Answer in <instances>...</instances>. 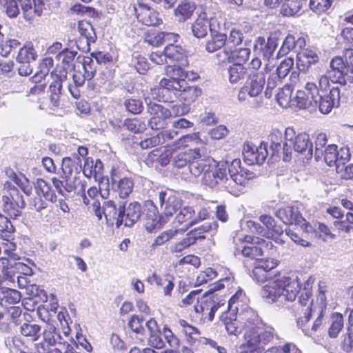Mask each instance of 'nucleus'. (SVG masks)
<instances>
[{"mask_svg":"<svg viewBox=\"0 0 353 353\" xmlns=\"http://www.w3.org/2000/svg\"><path fill=\"white\" fill-rule=\"evenodd\" d=\"M179 232L178 229H169L161 232L154 240L151 245L152 249L163 245L165 243L173 239Z\"/></svg>","mask_w":353,"mask_h":353,"instance_id":"nucleus-53","label":"nucleus"},{"mask_svg":"<svg viewBox=\"0 0 353 353\" xmlns=\"http://www.w3.org/2000/svg\"><path fill=\"white\" fill-rule=\"evenodd\" d=\"M141 213V204L137 202L130 203L125 209L123 222L125 226H132L140 217Z\"/></svg>","mask_w":353,"mask_h":353,"instance_id":"nucleus-34","label":"nucleus"},{"mask_svg":"<svg viewBox=\"0 0 353 353\" xmlns=\"http://www.w3.org/2000/svg\"><path fill=\"white\" fill-rule=\"evenodd\" d=\"M276 216L285 224L305 225L306 221L300 214L298 209L292 206L280 208Z\"/></svg>","mask_w":353,"mask_h":353,"instance_id":"nucleus-25","label":"nucleus"},{"mask_svg":"<svg viewBox=\"0 0 353 353\" xmlns=\"http://www.w3.org/2000/svg\"><path fill=\"white\" fill-rule=\"evenodd\" d=\"M236 314L221 310L219 319L224 323L225 330L229 334L238 336L242 331V327L236 319Z\"/></svg>","mask_w":353,"mask_h":353,"instance_id":"nucleus-29","label":"nucleus"},{"mask_svg":"<svg viewBox=\"0 0 353 353\" xmlns=\"http://www.w3.org/2000/svg\"><path fill=\"white\" fill-rule=\"evenodd\" d=\"M208 26L207 13L202 12L192 25L193 35L197 38H203L208 34Z\"/></svg>","mask_w":353,"mask_h":353,"instance_id":"nucleus-33","label":"nucleus"},{"mask_svg":"<svg viewBox=\"0 0 353 353\" xmlns=\"http://www.w3.org/2000/svg\"><path fill=\"white\" fill-rule=\"evenodd\" d=\"M199 155V150H188L185 152H181L174 157L173 160V165L176 168H183L188 163L189 165L192 163V158Z\"/></svg>","mask_w":353,"mask_h":353,"instance_id":"nucleus-39","label":"nucleus"},{"mask_svg":"<svg viewBox=\"0 0 353 353\" xmlns=\"http://www.w3.org/2000/svg\"><path fill=\"white\" fill-rule=\"evenodd\" d=\"M265 84V77L262 73H253L249 75L245 84L239 91L237 99L241 103H250L249 98H256L252 106L260 107L262 104L261 94Z\"/></svg>","mask_w":353,"mask_h":353,"instance_id":"nucleus-4","label":"nucleus"},{"mask_svg":"<svg viewBox=\"0 0 353 353\" xmlns=\"http://www.w3.org/2000/svg\"><path fill=\"white\" fill-rule=\"evenodd\" d=\"M299 44L300 46L305 44L303 39L299 38L296 41L295 37L292 34H288L283 41L282 46L280 48L277 57H283L288 54L291 50H292L296 45Z\"/></svg>","mask_w":353,"mask_h":353,"instance_id":"nucleus-42","label":"nucleus"},{"mask_svg":"<svg viewBox=\"0 0 353 353\" xmlns=\"http://www.w3.org/2000/svg\"><path fill=\"white\" fill-rule=\"evenodd\" d=\"M319 57L316 51L305 49L297 54V67L300 70H307L308 68L317 63Z\"/></svg>","mask_w":353,"mask_h":353,"instance_id":"nucleus-31","label":"nucleus"},{"mask_svg":"<svg viewBox=\"0 0 353 353\" xmlns=\"http://www.w3.org/2000/svg\"><path fill=\"white\" fill-rule=\"evenodd\" d=\"M68 179H65V181H63L59 180V179L56 177H53L52 179V182L53 184L54 188L57 190V192L63 197H66L68 194L71 192L74 187L72 185H70L67 183Z\"/></svg>","mask_w":353,"mask_h":353,"instance_id":"nucleus-56","label":"nucleus"},{"mask_svg":"<svg viewBox=\"0 0 353 353\" xmlns=\"http://www.w3.org/2000/svg\"><path fill=\"white\" fill-rule=\"evenodd\" d=\"M218 224L213 221L212 223H205L199 228L191 230L186 234V236L182 240L187 248L194 244L198 239H204L203 234L210 231H216Z\"/></svg>","mask_w":353,"mask_h":353,"instance_id":"nucleus-27","label":"nucleus"},{"mask_svg":"<svg viewBox=\"0 0 353 353\" xmlns=\"http://www.w3.org/2000/svg\"><path fill=\"white\" fill-rule=\"evenodd\" d=\"M92 177L97 185L90 187V198L100 194L101 201H103L108 194L109 183L108 179L103 176V165L99 159H97L94 165H92L90 169V180Z\"/></svg>","mask_w":353,"mask_h":353,"instance_id":"nucleus-11","label":"nucleus"},{"mask_svg":"<svg viewBox=\"0 0 353 353\" xmlns=\"http://www.w3.org/2000/svg\"><path fill=\"white\" fill-rule=\"evenodd\" d=\"M5 192L2 196V207L3 211L11 219H16L20 216L21 209L25 206L23 196L19 190L10 183L4 185Z\"/></svg>","mask_w":353,"mask_h":353,"instance_id":"nucleus-9","label":"nucleus"},{"mask_svg":"<svg viewBox=\"0 0 353 353\" xmlns=\"http://www.w3.org/2000/svg\"><path fill=\"white\" fill-rule=\"evenodd\" d=\"M302 154L307 159L313 155L312 143L308 134L305 132L296 134L294 129L288 127L285 130V141L283 143V161L291 159L292 151Z\"/></svg>","mask_w":353,"mask_h":353,"instance_id":"nucleus-2","label":"nucleus"},{"mask_svg":"<svg viewBox=\"0 0 353 353\" xmlns=\"http://www.w3.org/2000/svg\"><path fill=\"white\" fill-rule=\"evenodd\" d=\"M224 306L223 303H217L214 296H207L199 299V303H195L193 306L196 314H201V318H208L210 321L214 319L215 312Z\"/></svg>","mask_w":353,"mask_h":353,"instance_id":"nucleus-17","label":"nucleus"},{"mask_svg":"<svg viewBox=\"0 0 353 353\" xmlns=\"http://www.w3.org/2000/svg\"><path fill=\"white\" fill-rule=\"evenodd\" d=\"M299 304L303 307L302 311L304 313V316L301 321L302 323H307L312 316V301L310 299L309 293L306 292L305 295L301 294L299 299Z\"/></svg>","mask_w":353,"mask_h":353,"instance_id":"nucleus-55","label":"nucleus"},{"mask_svg":"<svg viewBox=\"0 0 353 353\" xmlns=\"http://www.w3.org/2000/svg\"><path fill=\"white\" fill-rule=\"evenodd\" d=\"M179 325L185 334L187 341L190 344H194L196 341H200V332L199 330L188 324L185 320L179 321Z\"/></svg>","mask_w":353,"mask_h":353,"instance_id":"nucleus-38","label":"nucleus"},{"mask_svg":"<svg viewBox=\"0 0 353 353\" xmlns=\"http://www.w3.org/2000/svg\"><path fill=\"white\" fill-rule=\"evenodd\" d=\"M333 0H310V8L317 12L322 13L327 11L332 6Z\"/></svg>","mask_w":353,"mask_h":353,"instance_id":"nucleus-63","label":"nucleus"},{"mask_svg":"<svg viewBox=\"0 0 353 353\" xmlns=\"http://www.w3.org/2000/svg\"><path fill=\"white\" fill-rule=\"evenodd\" d=\"M349 161H344L337 165L336 171L340 177L345 180L353 179V163L345 165Z\"/></svg>","mask_w":353,"mask_h":353,"instance_id":"nucleus-59","label":"nucleus"},{"mask_svg":"<svg viewBox=\"0 0 353 353\" xmlns=\"http://www.w3.org/2000/svg\"><path fill=\"white\" fill-rule=\"evenodd\" d=\"M182 67L179 65H166L165 73L168 77L167 79L176 81H186V79L194 81L199 78L197 73L192 71H185Z\"/></svg>","mask_w":353,"mask_h":353,"instance_id":"nucleus-26","label":"nucleus"},{"mask_svg":"<svg viewBox=\"0 0 353 353\" xmlns=\"http://www.w3.org/2000/svg\"><path fill=\"white\" fill-rule=\"evenodd\" d=\"M111 179L113 188H116L121 198L127 197L132 192L134 183L131 179L120 178L119 173L113 170Z\"/></svg>","mask_w":353,"mask_h":353,"instance_id":"nucleus-28","label":"nucleus"},{"mask_svg":"<svg viewBox=\"0 0 353 353\" xmlns=\"http://www.w3.org/2000/svg\"><path fill=\"white\" fill-rule=\"evenodd\" d=\"M37 57L33 45L31 43L26 44L21 48L17 57V62H31L34 61Z\"/></svg>","mask_w":353,"mask_h":353,"instance_id":"nucleus-49","label":"nucleus"},{"mask_svg":"<svg viewBox=\"0 0 353 353\" xmlns=\"http://www.w3.org/2000/svg\"><path fill=\"white\" fill-rule=\"evenodd\" d=\"M53 64V60L51 58H45L39 65V70L32 77V81L36 83H41L43 79L48 74L50 68Z\"/></svg>","mask_w":353,"mask_h":353,"instance_id":"nucleus-47","label":"nucleus"},{"mask_svg":"<svg viewBox=\"0 0 353 353\" xmlns=\"http://www.w3.org/2000/svg\"><path fill=\"white\" fill-rule=\"evenodd\" d=\"M195 10V5L191 2H183L174 10V15L180 21H185L190 19Z\"/></svg>","mask_w":353,"mask_h":353,"instance_id":"nucleus-40","label":"nucleus"},{"mask_svg":"<svg viewBox=\"0 0 353 353\" xmlns=\"http://www.w3.org/2000/svg\"><path fill=\"white\" fill-rule=\"evenodd\" d=\"M0 4L10 18L16 17L19 13V5L26 20L32 19V3L30 0H0Z\"/></svg>","mask_w":353,"mask_h":353,"instance_id":"nucleus-16","label":"nucleus"},{"mask_svg":"<svg viewBox=\"0 0 353 353\" xmlns=\"http://www.w3.org/2000/svg\"><path fill=\"white\" fill-rule=\"evenodd\" d=\"M281 37L282 34L279 31L271 32L267 41L264 37H259L254 41V50L264 59L269 60L272 57Z\"/></svg>","mask_w":353,"mask_h":353,"instance_id":"nucleus-13","label":"nucleus"},{"mask_svg":"<svg viewBox=\"0 0 353 353\" xmlns=\"http://www.w3.org/2000/svg\"><path fill=\"white\" fill-rule=\"evenodd\" d=\"M306 1V0H284L282 7L283 14L286 16L296 14Z\"/></svg>","mask_w":353,"mask_h":353,"instance_id":"nucleus-50","label":"nucleus"},{"mask_svg":"<svg viewBox=\"0 0 353 353\" xmlns=\"http://www.w3.org/2000/svg\"><path fill=\"white\" fill-rule=\"evenodd\" d=\"M62 345L60 343L59 347H55L41 341L34 344V353H64Z\"/></svg>","mask_w":353,"mask_h":353,"instance_id":"nucleus-54","label":"nucleus"},{"mask_svg":"<svg viewBox=\"0 0 353 353\" xmlns=\"http://www.w3.org/2000/svg\"><path fill=\"white\" fill-rule=\"evenodd\" d=\"M58 339H60V336L54 326L50 325L43 330L42 341L56 347Z\"/></svg>","mask_w":353,"mask_h":353,"instance_id":"nucleus-58","label":"nucleus"},{"mask_svg":"<svg viewBox=\"0 0 353 353\" xmlns=\"http://www.w3.org/2000/svg\"><path fill=\"white\" fill-rule=\"evenodd\" d=\"M293 65L294 60L292 58H286L282 61L276 68V76L278 77V79H281L285 78L290 72Z\"/></svg>","mask_w":353,"mask_h":353,"instance_id":"nucleus-60","label":"nucleus"},{"mask_svg":"<svg viewBox=\"0 0 353 353\" xmlns=\"http://www.w3.org/2000/svg\"><path fill=\"white\" fill-rule=\"evenodd\" d=\"M216 276L217 272L212 268H208L199 272L196 276V283L202 285L214 279Z\"/></svg>","mask_w":353,"mask_h":353,"instance_id":"nucleus-62","label":"nucleus"},{"mask_svg":"<svg viewBox=\"0 0 353 353\" xmlns=\"http://www.w3.org/2000/svg\"><path fill=\"white\" fill-rule=\"evenodd\" d=\"M132 8L137 19L143 24L150 26L159 23V14L146 4L139 3L137 5H133Z\"/></svg>","mask_w":353,"mask_h":353,"instance_id":"nucleus-22","label":"nucleus"},{"mask_svg":"<svg viewBox=\"0 0 353 353\" xmlns=\"http://www.w3.org/2000/svg\"><path fill=\"white\" fill-rule=\"evenodd\" d=\"M320 98L317 85L314 83L307 82L303 89L297 90L293 105L313 112L316 110Z\"/></svg>","mask_w":353,"mask_h":353,"instance_id":"nucleus-10","label":"nucleus"},{"mask_svg":"<svg viewBox=\"0 0 353 353\" xmlns=\"http://www.w3.org/2000/svg\"><path fill=\"white\" fill-rule=\"evenodd\" d=\"M131 64L140 74H144L149 68L145 58L140 55H133Z\"/></svg>","mask_w":353,"mask_h":353,"instance_id":"nucleus-64","label":"nucleus"},{"mask_svg":"<svg viewBox=\"0 0 353 353\" xmlns=\"http://www.w3.org/2000/svg\"><path fill=\"white\" fill-rule=\"evenodd\" d=\"M161 84L174 95L179 96L186 105L194 103L201 94V90L197 86L189 85L187 81H176L163 78Z\"/></svg>","mask_w":353,"mask_h":353,"instance_id":"nucleus-8","label":"nucleus"},{"mask_svg":"<svg viewBox=\"0 0 353 353\" xmlns=\"http://www.w3.org/2000/svg\"><path fill=\"white\" fill-rule=\"evenodd\" d=\"M261 343H263V341L260 339L259 332L251 331L245 334V343L243 344L242 347L260 350V345Z\"/></svg>","mask_w":353,"mask_h":353,"instance_id":"nucleus-52","label":"nucleus"},{"mask_svg":"<svg viewBox=\"0 0 353 353\" xmlns=\"http://www.w3.org/2000/svg\"><path fill=\"white\" fill-rule=\"evenodd\" d=\"M228 72L229 81L231 83H236L243 80L247 73L246 68L239 63L230 65Z\"/></svg>","mask_w":353,"mask_h":353,"instance_id":"nucleus-46","label":"nucleus"},{"mask_svg":"<svg viewBox=\"0 0 353 353\" xmlns=\"http://www.w3.org/2000/svg\"><path fill=\"white\" fill-rule=\"evenodd\" d=\"M319 95L321 98L317 108L323 114H328L334 105L339 103L340 90L338 87H333L327 94L319 93Z\"/></svg>","mask_w":353,"mask_h":353,"instance_id":"nucleus-24","label":"nucleus"},{"mask_svg":"<svg viewBox=\"0 0 353 353\" xmlns=\"http://www.w3.org/2000/svg\"><path fill=\"white\" fill-rule=\"evenodd\" d=\"M245 299V294L242 290H239L229 300L227 306L224 305L222 307L223 310L227 309L231 313H237L240 307H242L244 300Z\"/></svg>","mask_w":353,"mask_h":353,"instance_id":"nucleus-45","label":"nucleus"},{"mask_svg":"<svg viewBox=\"0 0 353 353\" xmlns=\"http://www.w3.org/2000/svg\"><path fill=\"white\" fill-rule=\"evenodd\" d=\"M21 298V293L14 289L0 287V305L4 307H8L11 305L18 303Z\"/></svg>","mask_w":353,"mask_h":353,"instance_id":"nucleus-32","label":"nucleus"},{"mask_svg":"<svg viewBox=\"0 0 353 353\" xmlns=\"http://www.w3.org/2000/svg\"><path fill=\"white\" fill-rule=\"evenodd\" d=\"M292 88L289 85H285L279 90L276 97L278 103L283 108H288L293 105L292 99Z\"/></svg>","mask_w":353,"mask_h":353,"instance_id":"nucleus-44","label":"nucleus"},{"mask_svg":"<svg viewBox=\"0 0 353 353\" xmlns=\"http://www.w3.org/2000/svg\"><path fill=\"white\" fill-rule=\"evenodd\" d=\"M182 205L181 200L174 196H169L164 205L162 215L168 220L169 217L172 216Z\"/></svg>","mask_w":353,"mask_h":353,"instance_id":"nucleus-43","label":"nucleus"},{"mask_svg":"<svg viewBox=\"0 0 353 353\" xmlns=\"http://www.w3.org/2000/svg\"><path fill=\"white\" fill-rule=\"evenodd\" d=\"M208 216V212L205 208H202L198 213H196L192 207L185 206L179 209L174 221L180 225H183L179 231L184 232L200 221L207 219Z\"/></svg>","mask_w":353,"mask_h":353,"instance_id":"nucleus-12","label":"nucleus"},{"mask_svg":"<svg viewBox=\"0 0 353 353\" xmlns=\"http://www.w3.org/2000/svg\"><path fill=\"white\" fill-rule=\"evenodd\" d=\"M208 140H203L199 137V133H192L182 136L171 146V150L179 149L182 147L188 145L189 143H194L195 144H206Z\"/></svg>","mask_w":353,"mask_h":353,"instance_id":"nucleus-37","label":"nucleus"},{"mask_svg":"<svg viewBox=\"0 0 353 353\" xmlns=\"http://www.w3.org/2000/svg\"><path fill=\"white\" fill-rule=\"evenodd\" d=\"M270 141V148L272 150V155L279 154L283 151V134L282 132L274 130H272L269 136Z\"/></svg>","mask_w":353,"mask_h":353,"instance_id":"nucleus-51","label":"nucleus"},{"mask_svg":"<svg viewBox=\"0 0 353 353\" xmlns=\"http://www.w3.org/2000/svg\"><path fill=\"white\" fill-rule=\"evenodd\" d=\"M241 164L239 159H234L228 168L230 178L232 179L236 188L244 185L253 176L252 172L242 168Z\"/></svg>","mask_w":353,"mask_h":353,"instance_id":"nucleus-23","label":"nucleus"},{"mask_svg":"<svg viewBox=\"0 0 353 353\" xmlns=\"http://www.w3.org/2000/svg\"><path fill=\"white\" fill-rule=\"evenodd\" d=\"M344 327V319L341 314L333 313L330 316V325L327 328L328 336L332 339L338 337Z\"/></svg>","mask_w":353,"mask_h":353,"instance_id":"nucleus-35","label":"nucleus"},{"mask_svg":"<svg viewBox=\"0 0 353 353\" xmlns=\"http://www.w3.org/2000/svg\"><path fill=\"white\" fill-rule=\"evenodd\" d=\"M90 199V205H92V212L95 216L97 221H101L103 217L108 225L115 223L119 228L123 224L125 212L124 206L119 205L117 208L115 203L112 201L103 202V208H101L100 194L96 196H92Z\"/></svg>","mask_w":353,"mask_h":353,"instance_id":"nucleus-3","label":"nucleus"},{"mask_svg":"<svg viewBox=\"0 0 353 353\" xmlns=\"http://www.w3.org/2000/svg\"><path fill=\"white\" fill-rule=\"evenodd\" d=\"M259 220L263 226L252 221L248 223L253 232L263 237L271 239L281 245L285 243L283 230L281 227L276 225L275 220L272 216L263 214L260 216Z\"/></svg>","mask_w":353,"mask_h":353,"instance_id":"nucleus-7","label":"nucleus"},{"mask_svg":"<svg viewBox=\"0 0 353 353\" xmlns=\"http://www.w3.org/2000/svg\"><path fill=\"white\" fill-rule=\"evenodd\" d=\"M145 101L148 104V112L151 116L149 125L152 129L159 130L163 127L164 119L168 118L172 113L161 105L151 101L148 102L147 99H145Z\"/></svg>","mask_w":353,"mask_h":353,"instance_id":"nucleus-20","label":"nucleus"},{"mask_svg":"<svg viewBox=\"0 0 353 353\" xmlns=\"http://www.w3.org/2000/svg\"><path fill=\"white\" fill-rule=\"evenodd\" d=\"M243 154L244 161L248 164H262L268 155V144L261 143L256 146L252 143H247L244 145Z\"/></svg>","mask_w":353,"mask_h":353,"instance_id":"nucleus-15","label":"nucleus"},{"mask_svg":"<svg viewBox=\"0 0 353 353\" xmlns=\"http://www.w3.org/2000/svg\"><path fill=\"white\" fill-rule=\"evenodd\" d=\"M143 216L145 228L149 232L159 229L168 222V219L164 216L158 214L157 208L152 201L145 202Z\"/></svg>","mask_w":353,"mask_h":353,"instance_id":"nucleus-14","label":"nucleus"},{"mask_svg":"<svg viewBox=\"0 0 353 353\" xmlns=\"http://www.w3.org/2000/svg\"><path fill=\"white\" fill-rule=\"evenodd\" d=\"M321 155L324 156V161L329 166L335 165L343 163L344 161H350L351 154L347 147L341 148L339 150L336 145H328L323 151Z\"/></svg>","mask_w":353,"mask_h":353,"instance_id":"nucleus-18","label":"nucleus"},{"mask_svg":"<svg viewBox=\"0 0 353 353\" xmlns=\"http://www.w3.org/2000/svg\"><path fill=\"white\" fill-rule=\"evenodd\" d=\"M349 68L348 62H345L341 57H335L330 63V69L327 70L329 77L332 82L345 84V76L347 74Z\"/></svg>","mask_w":353,"mask_h":353,"instance_id":"nucleus-21","label":"nucleus"},{"mask_svg":"<svg viewBox=\"0 0 353 353\" xmlns=\"http://www.w3.org/2000/svg\"><path fill=\"white\" fill-rule=\"evenodd\" d=\"M165 56L172 61L179 62V66H186L188 61L184 49L179 45L168 43L164 48Z\"/></svg>","mask_w":353,"mask_h":353,"instance_id":"nucleus-30","label":"nucleus"},{"mask_svg":"<svg viewBox=\"0 0 353 353\" xmlns=\"http://www.w3.org/2000/svg\"><path fill=\"white\" fill-rule=\"evenodd\" d=\"M211 38L207 41L205 50L208 52H215L226 46V35L224 33L210 34Z\"/></svg>","mask_w":353,"mask_h":353,"instance_id":"nucleus-41","label":"nucleus"},{"mask_svg":"<svg viewBox=\"0 0 353 353\" xmlns=\"http://www.w3.org/2000/svg\"><path fill=\"white\" fill-rule=\"evenodd\" d=\"M215 167L218 168L216 170L205 174V176L203 178V182L211 188L219 186L232 194H238L240 190L235 188L232 179L227 175V162H216Z\"/></svg>","mask_w":353,"mask_h":353,"instance_id":"nucleus-6","label":"nucleus"},{"mask_svg":"<svg viewBox=\"0 0 353 353\" xmlns=\"http://www.w3.org/2000/svg\"><path fill=\"white\" fill-rule=\"evenodd\" d=\"M34 186L37 195L43 196L46 201L52 202L55 200L56 196L54 192L51 190L50 185L43 179H37L34 183Z\"/></svg>","mask_w":353,"mask_h":353,"instance_id":"nucleus-36","label":"nucleus"},{"mask_svg":"<svg viewBox=\"0 0 353 353\" xmlns=\"http://www.w3.org/2000/svg\"><path fill=\"white\" fill-rule=\"evenodd\" d=\"M243 39V36L242 32L236 28H233L230 30L229 37H226V46L232 49L234 48L236 46L242 43Z\"/></svg>","mask_w":353,"mask_h":353,"instance_id":"nucleus-61","label":"nucleus"},{"mask_svg":"<svg viewBox=\"0 0 353 353\" xmlns=\"http://www.w3.org/2000/svg\"><path fill=\"white\" fill-rule=\"evenodd\" d=\"M341 37L347 43V47L345 48V57L347 56L351 58L353 55V28H345L341 32Z\"/></svg>","mask_w":353,"mask_h":353,"instance_id":"nucleus-57","label":"nucleus"},{"mask_svg":"<svg viewBox=\"0 0 353 353\" xmlns=\"http://www.w3.org/2000/svg\"><path fill=\"white\" fill-rule=\"evenodd\" d=\"M19 331L23 336L34 341H37L40 336L41 327L37 324L24 323L21 325Z\"/></svg>","mask_w":353,"mask_h":353,"instance_id":"nucleus-48","label":"nucleus"},{"mask_svg":"<svg viewBox=\"0 0 353 353\" xmlns=\"http://www.w3.org/2000/svg\"><path fill=\"white\" fill-rule=\"evenodd\" d=\"M199 150V155L192 158V163L190 165V172L195 176H199L203 173L210 172V168H214L216 165V161H214L210 156L204 152V149L197 148Z\"/></svg>","mask_w":353,"mask_h":353,"instance_id":"nucleus-19","label":"nucleus"},{"mask_svg":"<svg viewBox=\"0 0 353 353\" xmlns=\"http://www.w3.org/2000/svg\"><path fill=\"white\" fill-rule=\"evenodd\" d=\"M258 283L267 281L261 290L262 296L269 303L294 301L301 290L296 276L278 275L268 279V273L254 264L252 274Z\"/></svg>","mask_w":353,"mask_h":353,"instance_id":"nucleus-1","label":"nucleus"},{"mask_svg":"<svg viewBox=\"0 0 353 353\" xmlns=\"http://www.w3.org/2000/svg\"><path fill=\"white\" fill-rule=\"evenodd\" d=\"M88 149L86 147L80 146L77 154H74L73 158H63L61 169L65 179H69L72 175L74 179H80L81 174L88 177L85 170V166L88 163Z\"/></svg>","mask_w":353,"mask_h":353,"instance_id":"nucleus-5","label":"nucleus"}]
</instances>
